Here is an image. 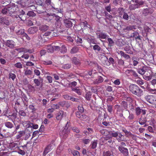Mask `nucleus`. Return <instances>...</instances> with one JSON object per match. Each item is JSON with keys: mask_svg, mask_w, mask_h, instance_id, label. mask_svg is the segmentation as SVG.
<instances>
[{"mask_svg": "<svg viewBox=\"0 0 156 156\" xmlns=\"http://www.w3.org/2000/svg\"><path fill=\"white\" fill-rule=\"evenodd\" d=\"M119 54H120L121 56H122L125 59H129L130 58V57L129 55L125 54V53L122 51H120Z\"/></svg>", "mask_w": 156, "mask_h": 156, "instance_id": "2f4dec72", "label": "nucleus"}, {"mask_svg": "<svg viewBox=\"0 0 156 156\" xmlns=\"http://www.w3.org/2000/svg\"><path fill=\"white\" fill-rule=\"evenodd\" d=\"M51 150L49 149L48 147H46L43 152V154H42V156H45Z\"/></svg>", "mask_w": 156, "mask_h": 156, "instance_id": "a19ab883", "label": "nucleus"}, {"mask_svg": "<svg viewBox=\"0 0 156 156\" xmlns=\"http://www.w3.org/2000/svg\"><path fill=\"white\" fill-rule=\"evenodd\" d=\"M64 23L65 24V26L67 27H70L72 26L73 23L72 22L69 20H66L64 21Z\"/></svg>", "mask_w": 156, "mask_h": 156, "instance_id": "b1692460", "label": "nucleus"}, {"mask_svg": "<svg viewBox=\"0 0 156 156\" xmlns=\"http://www.w3.org/2000/svg\"><path fill=\"white\" fill-rule=\"evenodd\" d=\"M133 29H136L135 27L134 26H127L125 28V30H132Z\"/></svg>", "mask_w": 156, "mask_h": 156, "instance_id": "864d4df0", "label": "nucleus"}, {"mask_svg": "<svg viewBox=\"0 0 156 156\" xmlns=\"http://www.w3.org/2000/svg\"><path fill=\"white\" fill-rule=\"evenodd\" d=\"M72 153L74 156H80V155L79 152L77 151L74 150L73 151Z\"/></svg>", "mask_w": 156, "mask_h": 156, "instance_id": "bf43d9fd", "label": "nucleus"}, {"mask_svg": "<svg viewBox=\"0 0 156 156\" xmlns=\"http://www.w3.org/2000/svg\"><path fill=\"white\" fill-rule=\"evenodd\" d=\"M123 15V16L122 18L124 19L125 20H129V16L127 13L125 12Z\"/></svg>", "mask_w": 156, "mask_h": 156, "instance_id": "338daca9", "label": "nucleus"}, {"mask_svg": "<svg viewBox=\"0 0 156 156\" xmlns=\"http://www.w3.org/2000/svg\"><path fill=\"white\" fill-rule=\"evenodd\" d=\"M130 36L131 37L134 38L136 40H141L139 34L137 32L135 31L134 32L131 33Z\"/></svg>", "mask_w": 156, "mask_h": 156, "instance_id": "dca6fc26", "label": "nucleus"}, {"mask_svg": "<svg viewBox=\"0 0 156 156\" xmlns=\"http://www.w3.org/2000/svg\"><path fill=\"white\" fill-rule=\"evenodd\" d=\"M51 34H52V36H56V34L55 33H54L53 31H51V32L47 31L44 34H43V35L45 36V37H47Z\"/></svg>", "mask_w": 156, "mask_h": 156, "instance_id": "473e14b6", "label": "nucleus"}, {"mask_svg": "<svg viewBox=\"0 0 156 156\" xmlns=\"http://www.w3.org/2000/svg\"><path fill=\"white\" fill-rule=\"evenodd\" d=\"M144 32L146 33L147 34L150 30V29L146 25H145L144 26Z\"/></svg>", "mask_w": 156, "mask_h": 156, "instance_id": "4d7b16f0", "label": "nucleus"}, {"mask_svg": "<svg viewBox=\"0 0 156 156\" xmlns=\"http://www.w3.org/2000/svg\"><path fill=\"white\" fill-rule=\"evenodd\" d=\"M97 38L102 39H106L107 37V35L105 33L101 32L99 33H96Z\"/></svg>", "mask_w": 156, "mask_h": 156, "instance_id": "a211bd4d", "label": "nucleus"}, {"mask_svg": "<svg viewBox=\"0 0 156 156\" xmlns=\"http://www.w3.org/2000/svg\"><path fill=\"white\" fill-rule=\"evenodd\" d=\"M6 46L10 48H13L15 45V42L11 40H8L6 43Z\"/></svg>", "mask_w": 156, "mask_h": 156, "instance_id": "6ab92c4d", "label": "nucleus"}, {"mask_svg": "<svg viewBox=\"0 0 156 156\" xmlns=\"http://www.w3.org/2000/svg\"><path fill=\"white\" fill-rule=\"evenodd\" d=\"M132 60L133 61V65L134 66H136L138 65L143 66L144 64V62L145 61L144 58H138L136 56L133 57Z\"/></svg>", "mask_w": 156, "mask_h": 156, "instance_id": "7ed1b4c3", "label": "nucleus"}, {"mask_svg": "<svg viewBox=\"0 0 156 156\" xmlns=\"http://www.w3.org/2000/svg\"><path fill=\"white\" fill-rule=\"evenodd\" d=\"M129 88L131 93L138 97L141 96L143 94V90L136 85L131 84Z\"/></svg>", "mask_w": 156, "mask_h": 156, "instance_id": "f257e3e1", "label": "nucleus"}, {"mask_svg": "<svg viewBox=\"0 0 156 156\" xmlns=\"http://www.w3.org/2000/svg\"><path fill=\"white\" fill-rule=\"evenodd\" d=\"M16 51L19 53L24 52L25 53V48H16L15 49Z\"/></svg>", "mask_w": 156, "mask_h": 156, "instance_id": "8fccbe9b", "label": "nucleus"}, {"mask_svg": "<svg viewBox=\"0 0 156 156\" xmlns=\"http://www.w3.org/2000/svg\"><path fill=\"white\" fill-rule=\"evenodd\" d=\"M124 50L128 54H132L133 53V51L130 49V47L129 46H126V47L124 48Z\"/></svg>", "mask_w": 156, "mask_h": 156, "instance_id": "58836bf2", "label": "nucleus"}, {"mask_svg": "<svg viewBox=\"0 0 156 156\" xmlns=\"http://www.w3.org/2000/svg\"><path fill=\"white\" fill-rule=\"evenodd\" d=\"M151 13L150 9H146L143 10V14L144 16H147L148 15V14Z\"/></svg>", "mask_w": 156, "mask_h": 156, "instance_id": "ea45409f", "label": "nucleus"}, {"mask_svg": "<svg viewBox=\"0 0 156 156\" xmlns=\"http://www.w3.org/2000/svg\"><path fill=\"white\" fill-rule=\"evenodd\" d=\"M147 122V118L144 115H142L139 119V123L141 125H143Z\"/></svg>", "mask_w": 156, "mask_h": 156, "instance_id": "2eb2a0df", "label": "nucleus"}, {"mask_svg": "<svg viewBox=\"0 0 156 156\" xmlns=\"http://www.w3.org/2000/svg\"><path fill=\"white\" fill-rule=\"evenodd\" d=\"M29 57V55L27 54H23L21 57H17V58L19 59H20L21 58H24L26 59H28Z\"/></svg>", "mask_w": 156, "mask_h": 156, "instance_id": "6e6d98bb", "label": "nucleus"}, {"mask_svg": "<svg viewBox=\"0 0 156 156\" xmlns=\"http://www.w3.org/2000/svg\"><path fill=\"white\" fill-rule=\"evenodd\" d=\"M0 23L2 24H5L6 25H9V21L8 17L4 16L0 18Z\"/></svg>", "mask_w": 156, "mask_h": 156, "instance_id": "4468645a", "label": "nucleus"}, {"mask_svg": "<svg viewBox=\"0 0 156 156\" xmlns=\"http://www.w3.org/2000/svg\"><path fill=\"white\" fill-rule=\"evenodd\" d=\"M14 66L17 68L21 69L23 68L22 64L20 62H17V63L15 64Z\"/></svg>", "mask_w": 156, "mask_h": 156, "instance_id": "052dcab7", "label": "nucleus"}, {"mask_svg": "<svg viewBox=\"0 0 156 156\" xmlns=\"http://www.w3.org/2000/svg\"><path fill=\"white\" fill-rule=\"evenodd\" d=\"M113 83L116 85H119L120 84V81L119 79H117L115 80L113 82Z\"/></svg>", "mask_w": 156, "mask_h": 156, "instance_id": "774afa93", "label": "nucleus"}, {"mask_svg": "<svg viewBox=\"0 0 156 156\" xmlns=\"http://www.w3.org/2000/svg\"><path fill=\"white\" fill-rule=\"evenodd\" d=\"M124 11L125 9L122 7L119 8L117 10L118 13L121 16H122L125 13Z\"/></svg>", "mask_w": 156, "mask_h": 156, "instance_id": "f704fd0d", "label": "nucleus"}, {"mask_svg": "<svg viewBox=\"0 0 156 156\" xmlns=\"http://www.w3.org/2000/svg\"><path fill=\"white\" fill-rule=\"evenodd\" d=\"M79 50V47L75 46L71 49L70 53L71 54H74L77 52Z\"/></svg>", "mask_w": 156, "mask_h": 156, "instance_id": "393cba45", "label": "nucleus"}, {"mask_svg": "<svg viewBox=\"0 0 156 156\" xmlns=\"http://www.w3.org/2000/svg\"><path fill=\"white\" fill-rule=\"evenodd\" d=\"M17 113L14 112L12 113L10 115L8 116V118L12 121L14 120L17 117Z\"/></svg>", "mask_w": 156, "mask_h": 156, "instance_id": "412c9836", "label": "nucleus"}, {"mask_svg": "<svg viewBox=\"0 0 156 156\" xmlns=\"http://www.w3.org/2000/svg\"><path fill=\"white\" fill-rule=\"evenodd\" d=\"M90 47L93 48L95 51L97 53L99 52L101 50L100 47L98 45L95 44L94 45H91Z\"/></svg>", "mask_w": 156, "mask_h": 156, "instance_id": "aec40b11", "label": "nucleus"}, {"mask_svg": "<svg viewBox=\"0 0 156 156\" xmlns=\"http://www.w3.org/2000/svg\"><path fill=\"white\" fill-rule=\"evenodd\" d=\"M151 70L148 69L147 68L143 74V78L147 80H150L152 77L151 75Z\"/></svg>", "mask_w": 156, "mask_h": 156, "instance_id": "39448f33", "label": "nucleus"}, {"mask_svg": "<svg viewBox=\"0 0 156 156\" xmlns=\"http://www.w3.org/2000/svg\"><path fill=\"white\" fill-rule=\"evenodd\" d=\"M136 83L138 85H142L144 84V81L140 78H138L136 80Z\"/></svg>", "mask_w": 156, "mask_h": 156, "instance_id": "a18cd8bd", "label": "nucleus"}, {"mask_svg": "<svg viewBox=\"0 0 156 156\" xmlns=\"http://www.w3.org/2000/svg\"><path fill=\"white\" fill-rule=\"evenodd\" d=\"M121 105L125 109H126L128 108V104L126 102L123 101L122 102Z\"/></svg>", "mask_w": 156, "mask_h": 156, "instance_id": "79ce46f5", "label": "nucleus"}, {"mask_svg": "<svg viewBox=\"0 0 156 156\" xmlns=\"http://www.w3.org/2000/svg\"><path fill=\"white\" fill-rule=\"evenodd\" d=\"M145 99L150 103L156 104V97L153 95H147L145 97Z\"/></svg>", "mask_w": 156, "mask_h": 156, "instance_id": "20e7f679", "label": "nucleus"}, {"mask_svg": "<svg viewBox=\"0 0 156 156\" xmlns=\"http://www.w3.org/2000/svg\"><path fill=\"white\" fill-rule=\"evenodd\" d=\"M135 111L136 115L137 116L139 115L141 113H142V115H145L146 113V111L141 109L140 107L136 108Z\"/></svg>", "mask_w": 156, "mask_h": 156, "instance_id": "9d476101", "label": "nucleus"}, {"mask_svg": "<svg viewBox=\"0 0 156 156\" xmlns=\"http://www.w3.org/2000/svg\"><path fill=\"white\" fill-rule=\"evenodd\" d=\"M47 51L48 52L52 53L54 51L53 46L48 45L47 47Z\"/></svg>", "mask_w": 156, "mask_h": 156, "instance_id": "c9c22d12", "label": "nucleus"}, {"mask_svg": "<svg viewBox=\"0 0 156 156\" xmlns=\"http://www.w3.org/2000/svg\"><path fill=\"white\" fill-rule=\"evenodd\" d=\"M64 112L62 111H59L56 115V118L58 120H61L64 115Z\"/></svg>", "mask_w": 156, "mask_h": 156, "instance_id": "9b49d317", "label": "nucleus"}, {"mask_svg": "<svg viewBox=\"0 0 156 156\" xmlns=\"http://www.w3.org/2000/svg\"><path fill=\"white\" fill-rule=\"evenodd\" d=\"M118 149L120 152L125 156H127L129 154L128 149L122 146H119Z\"/></svg>", "mask_w": 156, "mask_h": 156, "instance_id": "6e6552de", "label": "nucleus"}, {"mask_svg": "<svg viewBox=\"0 0 156 156\" xmlns=\"http://www.w3.org/2000/svg\"><path fill=\"white\" fill-rule=\"evenodd\" d=\"M105 16H106L108 20H111L112 18V16L111 15L109 14V13L107 12H105Z\"/></svg>", "mask_w": 156, "mask_h": 156, "instance_id": "69168bd1", "label": "nucleus"}, {"mask_svg": "<svg viewBox=\"0 0 156 156\" xmlns=\"http://www.w3.org/2000/svg\"><path fill=\"white\" fill-rule=\"evenodd\" d=\"M84 38L90 43H93L94 42L95 40L94 37L91 36L90 35L87 34L85 35Z\"/></svg>", "mask_w": 156, "mask_h": 156, "instance_id": "ddd939ff", "label": "nucleus"}, {"mask_svg": "<svg viewBox=\"0 0 156 156\" xmlns=\"http://www.w3.org/2000/svg\"><path fill=\"white\" fill-rule=\"evenodd\" d=\"M85 97L87 100H90V99L91 98V92H87L86 94Z\"/></svg>", "mask_w": 156, "mask_h": 156, "instance_id": "4c0bfd02", "label": "nucleus"}, {"mask_svg": "<svg viewBox=\"0 0 156 156\" xmlns=\"http://www.w3.org/2000/svg\"><path fill=\"white\" fill-rule=\"evenodd\" d=\"M67 49L65 45H62L61 49V52L62 53H65L67 52Z\"/></svg>", "mask_w": 156, "mask_h": 156, "instance_id": "49530a36", "label": "nucleus"}, {"mask_svg": "<svg viewBox=\"0 0 156 156\" xmlns=\"http://www.w3.org/2000/svg\"><path fill=\"white\" fill-rule=\"evenodd\" d=\"M129 115L128 117V119L130 122H132L133 121L135 118L134 115L132 113H130L129 112Z\"/></svg>", "mask_w": 156, "mask_h": 156, "instance_id": "e433bc0d", "label": "nucleus"}, {"mask_svg": "<svg viewBox=\"0 0 156 156\" xmlns=\"http://www.w3.org/2000/svg\"><path fill=\"white\" fill-rule=\"evenodd\" d=\"M45 16L44 18L45 20H47L48 21L50 22L51 23L54 22V14H49L47 13Z\"/></svg>", "mask_w": 156, "mask_h": 156, "instance_id": "423d86ee", "label": "nucleus"}, {"mask_svg": "<svg viewBox=\"0 0 156 156\" xmlns=\"http://www.w3.org/2000/svg\"><path fill=\"white\" fill-rule=\"evenodd\" d=\"M3 115L8 118V116L10 115L12 112V110L10 108L8 107L6 108L3 111Z\"/></svg>", "mask_w": 156, "mask_h": 156, "instance_id": "f8f14e48", "label": "nucleus"}, {"mask_svg": "<svg viewBox=\"0 0 156 156\" xmlns=\"http://www.w3.org/2000/svg\"><path fill=\"white\" fill-rule=\"evenodd\" d=\"M88 119V116L84 114H82L80 118V120L83 121H86V120H87Z\"/></svg>", "mask_w": 156, "mask_h": 156, "instance_id": "5fc2aeb1", "label": "nucleus"}, {"mask_svg": "<svg viewBox=\"0 0 156 156\" xmlns=\"http://www.w3.org/2000/svg\"><path fill=\"white\" fill-rule=\"evenodd\" d=\"M78 88V87H76L74 88H72V91H74L79 95H81L82 94L81 90L80 89Z\"/></svg>", "mask_w": 156, "mask_h": 156, "instance_id": "c85d7f7f", "label": "nucleus"}, {"mask_svg": "<svg viewBox=\"0 0 156 156\" xmlns=\"http://www.w3.org/2000/svg\"><path fill=\"white\" fill-rule=\"evenodd\" d=\"M8 15L10 16L15 12L16 11V7L15 6H9L8 7Z\"/></svg>", "mask_w": 156, "mask_h": 156, "instance_id": "1a4fd4ad", "label": "nucleus"}, {"mask_svg": "<svg viewBox=\"0 0 156 156\" xmlns=\"http://www.w3.org/2000/svg\"><path fill=\"white\" fill-rule=\"evenodd\" d=\"M103 79L101 76H99L97 79H96L94 82V83L95 84H98L103 82Z\"/></svg>", "mask_w": 156, "mask_h": 156, "instance_id": "4be33fe9", "label": "nucleus"}, {"mask_svg": "<svg viewBox=\"0 0 156 156\" xmlns=\"http://www.w3.org/2000/svg\"><path fill=\"white\" fill-rule=\"evenodd\" d=\"M9 78H11L12 80H14L16 78V75L14 73H10L9 74Z\"/></svg>", "mask_w": 156, "mask_h": 156, "instance_id": "603ef678", "label": "nucleus"}, {"mask_svg": "<svg viewBox=\"0 0 156 156\" xmlns=\"http://www.w3.org/2000/svg\"><path fill=\"white\" fill-rule=\"evenodd\" d=\"M111 153L109 151H104L103 153V156H111Z\"/></svg>", "mask_w": 156, "mask_h": 156, "instance_id": "c03bdc74", "label": "nucleus"}, {"mask_svg": "<svg viewBox=\"0 0 156 156\" xmlns=\"http://www.w3.org/2000/svg\"><path fill=\"white\" fill-rule=\"evenodd\" d=\"M5 126L8 129H12L14 127L13 124L11 122L6 121L4 123Z\"/></svg>", "mask_w": 156, "mask_h": 156, "instance_id": "5701e85b", "label": "nucleus"}, {"mask_svg": "<svg viewBox=\"0 0 156 156\" xmlns=\"http://www.w3.org/2000/svg\"><path fill=\"white\" fill-rule=\"evenodd\" d=\"M71 67L70 64H67L62 66V68L64 69H69Z\"/></svg>", "mask_w": 156, "mask_h": 156, "instance_id": "13d9d810", "label": "nucleus"}, {"mask_svg": "<svg viewBox=\"0 0 156 156\" xmlns=\"http://www.w3.org/2000/svg\"><path fill=\"white\" fill-rule=\"evenodd\" d=\"M27 15L30 16H34L36 15V14L33 11H29L27 13Z\"/></svg>", "mask_w": 156, "mask_h": 156, "instance_id": "0e129e2a", "label": "nucleus"}, {"mask_svg": "<svg viewBox=\"0 0 156 156\" xmlns=\"http://www.w3.org/2000/svg\"><path fill=\"white\" fill-rule=\"evenodd\" d=\"M37 31V27H33L29 28L28 30V32L29 34H33L36 33Z\"/></svg>", "mask_w": 156, "mask_h": 156, "instance_id": "f3484780", "label": "nucleus"}, {"mask_svg": "<svg viewBox=\"0 0 156 156\" xmlns=\"http://www.w3.org/2000/svg\"><path fill=\"white\" fill-rule=\"evenodd\" d=\"M54 22H55V21H56L55 23V24H58V25L60 26L61 24V23L60 21H59V20L60 19V17L59 16H56L54 14Z\"/></svg>", "mask_w": 156, "mask_h": 156, "instance_id": "c756f323", "label": "nucleus"}, {"mask_svg": "<svg viewBox=\"0 0 156 156\" xmlns=\"http://www.w3.org/2000/svg\"><path fill=\"white\" fill-rule=\"evenodd\" d=\"M112 106L110 105H107V109L108 111L110 113H111L112 111Z\"/></svg>", "mask_w": 156, "mask_h": 156, "instance_id": "de8ad7c7", "label": "nucleus"}, {"mask_svg": "<svg viewBox=\"0 0 156 156\" xmlns=\"http://www.w3.org/2000/svg\"><path fill=\"white\" fill-rule=\"evenodd\" d=\"M55 146V144H54V142L52 141L47 147L51 151L54 148Z\"/></svg>", "mask_w": 156, "mask_h": 156, "instance_id": "37998d69", "label": "nucleus"}, {"mask_svg": "<svg viewBox=\"0 0 156 156\" xmlns=\"http://www.w3.org/2000/svg\"><path fill=\"white\" fill-rule=\"evenodd\" d=\"M34 51L33 49H27L25 48V53H26L27 52L30 53H32L34 52Z\"/></svg>", "mask_w": 156, "mask_h": 156, "instance_id": "680f3d73", "label": "nucleus"}, {"mask_svg": "<svg viewBox=\"0 0 156 156\" xmlns=\"http://www.w3.org/2000/svg\"><path fill=\"white\" fill-rule=\"evenodd\" d=\"M19 115L20 116L24 117L26 116V113L23 110H21L19 111Z\"/></svg>", "mask_w": 156, "mask_h": 156, "instance_id": "e2e57ef3", "label": "nucleus"}, {"mask_svg": "<svg viewBox=\"0 0 156 156\" xmlns=\"http://www.w3.org/2000/svg\"><path fill=\"white\" fill-rule=\"evenodd\" d=\"M82 141L84 144H87L90 143V140L88 139H82Z\"/></svg>", "mask_w": 156, "mask_h": 156, "instance_id": "09e8293b", "label": "nucleus"}, {"mask_svg": "<svg viewBox=\"0 0 156 156\" xmlns=\"http://www.w3.org/2000/svg\"><path fill=\"white\" fill-rule=\"evenodd\" d=\"M135 3H136L137 4H138L139 5V8L140 6L144 4V2L142 0L140 1L138 0H135Z\"/></svg>", "mask_w": 156, "mask_h": 156, "instance_id": "3c124183", "label": "nucleus"}, {"mask_svg": "<svg viewBox=\"0 0 156 156\" xmlns=\"http://www.w3.org/2000/svg\"><path fill=\"white\" fill-rule=\"evenodd\" d=\"M100 60L102 63L104 65L108 66L110 65V63L108 61V58L105 56L102 55Z\"/></svg>", "mask_w": 156, "mask_h": 156, "instance_id": "0eeeda50", "label": "nucleus"}, {"mask_svg": "<svg viewBox=\"0 0 156 156\" xmlns=\"http://www.w3.org/2000/svg\"><path fill=\"white\" fill-rule=\"evenodd\" d=\"M110 136L114 137H116L119 142L124 140V136L121 133L118 132L110 131L108 132Z\"/></svg>", "mask_w": 156, "mask_h": 156, "instance_id": "f03ea898", "label": "nucleus"}, {"mask_svg": "<svg viewBox=\"0 0 156 156\" xmlns=\"http://www.w3.org/2000/svg\"><path fill=\"white\" fill-rule=\"evenodd\" d=\"M33 123L30 122L29 121H26L24 122L23 125L24 126H25L27 128H32Z\"/></svg>", "mask_w": 156, "mask_h": 156, "instance_id": "72a5a7b5", "label": "nucleus"}, {"mask_svg": "<svg viewBox=\"0 0 156 156\" xmlns=\"http://www.w3.org/2000/svg\"><path fill=\"white\" fill-rule=\"evenodd\" d=\"M147 69V68L146 67L142 66V68L141 69H139L138 70L137 72L138 73H139V74L143 75L144 74V72H145V71Z\"/></svg>", "mask_w": 156, "mask_h": 156, "instance_id": "bb28decb", "label": "nucleus"}, {"mask_svg": "<svg viewBox=\"0 0 156 156\" xmlns=\"http://www.w3.org/2000/svg\"><path fill=\"white\" fill-rule=\"evenodd\" d=\"M98 143V141L97 140H94L91 142L90 146H91V148L92 149L95 148L97 146Z\"/></svg>", "mask_w": 156, "mask_h": 156, "instance_id": "7c9ffc66", "label": "nucleus"}, {"mask_svg": "<svg viewBox=\"0 0 156 156\" xmlns=\"http://www.w3.org/2000/svg\"><path fill=\"white\" fill-rule=\"evenodd\" d=\"M139 8V5L136 3L135 4H132L129 6V9L130 10H134L136 9Z\"/></svg>", "mask_w": 156, "mask_h": 156, "instance_id": "cd10ccee", "label": "nucleus"}, {"mask_svg": "<svg viewBox=\"0 0 156 156\" xmlns=\"http://www.w3.org/2000/svg\"><path fill=\"white\" fill-rule=\"evenodd\" d=\"M73 62L76 65H80V60L78 59L76 57H73L72 59Z\"/></svg>", "mask_w": 156, "mask_h": 156, "instance_id": "a878e982", "label": "nucleus"}]
</instances>
